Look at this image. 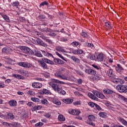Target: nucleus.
<instances>
[{"instance_id":"52","label":"nucleus","mask_w":127,"mask_h":127,"mask_svg":"<svg viewBox=\"0 0 127 127\" xmlns=\"http://www.w3.org/2000/svg\"><path fill=\"white\" fill-rule=\"evenodd\" d=\"M44 124L42 122H39L35 125V127H41V126H43Z\"/></svg>"},{"instance_id":"17","label":"nucleus","mask_w":127,"mask_h":127,"mask_svg":"<svg viewBox=\"0 0 127 127\" xmlns=\"http://www.w3.org/2000/svg\"><path fill=\"white\" fill-rule=\"evenodd\" d=\"M87 96L89 98H90V99H92V100H94L95 101H97L98 100V98L96 97V95H95L94 94H92L91 92L88 93Z\"/></svg>"},{"instance_id":"28","label":"nucleus","mask_w":127,"mask_h":127,"mask_svg":"<svg viewBox=\"0 0 127 127\" xmlns=\"http://www.w3.org/2000/svg\"><path fill=\"white\" fill-rule=\"evenodd\" d=\"M99 116L101 118H108V114L105 112H99Z\"/></svg>"},{"instance_id":"26","label":"nucleus","mask_w":127,"mask_h":127,"mask_svg":"<svg viewBox=\"0 0 127 127\" xmlns=\"http://www.w3.org/2000/svg\"><path fill=\"white\" fill-rule=\"evenodd\" d=\"M71 59L72 60H73V61H74V62H75V63H77V64H78V63H80V60H79V59L75 57V56H72L70 57Z\"/></svg>"},{"instance_id":"19","label":"nucleus","mask_w":127,"mask_h":127,"mask_svg":"<svg viewBox=\"0 0 127 127\" xmlns=\"http://www.w3.org/2000/svg\"><path fill=\"white\" fill-rule=\"evenodd\" d=\"M46 18V17H45V15L43 14H40L36 17V19L37 20H41V21H43V20H44Z\"/></svg>"},{"instance_id":"27","label":"nucleus","mask_w":127,"mask_h":127,"mask_svg":"<svg viewBox=\"0 0 127 127\" xmlns=\"http://www.w3.org/2000/svg\"><path fill=\"white\" fill-rule=\"evenodd\" d=\"M58 119L60 122H65V117L63 115H59Z\"/></svg>"},{"instance_id":"41","label":"nucleus","mask_w":127,"mask_h":127,"mask_svg":"<svg viewBox=\"0 0 127 127\" xmlns=\"http://www.w3.org/2000/svg\"><path fill=\"white\" fill-rule=\"evenodd\" d=\"M44 5H48V2L46 1H44L40 4L39 7L41 6H44Z\"/></svg>"},{"instance_id":"22","label":"nucleus","mask_w":127,"mask_h":127,"mask_svg":"<svg viewBox=\"0 0 127 127\" xmlns=\"http://www.w3.org/2000/svg\"><path fill=\"white\" fill-rule=\"evenodd\" d=\"M41 109H42V106L37 105L32 108L31 110L33 112H35V111H38V110H41Z\"/></svg>"},{"instance_id":"50","label":"nucleus","mask_w":127,"mask_h":127,"mask_svg":"<svg viewBox=\"0 0 127 127\" xmlns=\"http://www.w3.org/2000/svg\"><path fill=\"white\" fill-rule=\"evenodd\" d=\"M97 74V72L95 71L94 69L90 68V75H96Z\"/></svg>"},{"instance_id":"25","label":"nucleus","mask_w":127,"mask_h":127,"mask_svg":"<svg viewBox=\"0 0 127 127\" xmlns=\"http://www.w3.org/2000/svg\"><path fill=\"white\" fill-rule=\"evenodd\" d=\"M83 45L84 47H90V48H94V45L92 43H84Z\"/></svg>"},{"instance_id":"63","label":"nucleus","mask_w":127,"mask_h":127,"mask_svg":"<svg viewBox=\"0 0 127 127\" xmlns=\"http://www.w3.org/2000/svg\"><path fill=\"white\" fill-rule=\"evenodd\" d=\"M77 83L79 85H81V84H82V83H83V80H82V79H79L77 80Z\"/></svg>"},{"instance_id":"8","label":"nucleus","mask_w":127,"mask_h":127,"mask_svg":"<svg viewBox=\"0 0 127 127\" xmlns=\"http://www.w3.org/2000/svg\"><path fill=\"white\" fill-rule=\"evenodd\" d=\"M69 114L73 116H78L81 113L80 111L76 109H70L68 111Z\"/></svg>"},{"instance_id":"45","label":"nucleus","mask_w":127,"mask_h":127,"mask_svg":"<svg viewBox=\"0 0 127 127\" xmlns=\"http://www.w3.org/2000/svg\"><path fill=\"white\" fill-rule=\"evenodd\" d=\"M80 43H79L78 42H73L71 43V45H72V46H74V47H76V46H78V45H79Z\"/></svg>"},{"instance_id":"40","label":"nucleus","mask_w":127,"mask_h":127,"mask_svg":"<svg viewBox=\"0 0 127 127\" xmlns=\"http://www.w3.org/2000/svg\"><path fill=\"white\" fill-rule=\"evenodd\" d=\"M34 55L37 56V57H43V56L40 51H37L35 53Z\"/></svg>"},{"instance_id":"13","label":"nucleus","mask_w":127,"mask_h":127,"mask_svg":"<svg viewBox=\"0 0 127 127\" xmlns=\"http://www.w3.org/2000/svg\"><path fill=\"white\" fill-rule=\"evenodd\" d=\"M32 87L36 89H40L42 87V84L38 82H34L32 84Z\"/></svg>"},{"instance_id":"42","label":"nucleus","mask_w":127,"mask_h":127,"mask_svg":"<svg viewBox=\"0 0 127 127\" xmlns=\"http://www.w3.org/2000/svg\"><path fill=\"white\" fill-rule=\"evenodd\" d=\"M56 55L59 56V57H60V58H61L62 59H63V60H64V61L67 62V61H66V60H65V59H64V57H63V56H62V55H61V54H59V53L56 52Z\"/></svg>"},{"instance_id":"3","label":"nucleus","mask_w":127,"mask_h":127,"mask_svg":"<svg viewBox=\"0 0 127 127\" xmlns=\"http://www.w3.org/2000/svg\"><path fill=\"white\" fill-rule=\"evenodd\" d=\"M96 61L98 62L104 61L103 64H108V63H113V59L109 57H106L104 59V55L102 53H100L96 58Z\"/></svg>"},{"instance_id":"35","label":"nucleus","mask_w":127,"mask_h":127,"mask_svg":"<svg viewBox=\"0 0 127 127\" xmlns=\"http://www.w3.org/2000/svg\"><path fill=\"white\" fill-rule=\"evenodd\" d=\"M18 73H19V74H21V75H26V74H28V71L26 70H19L18 71Z\"/></svg>"},{"instance_id":"33","label":"nucleus","mask_w":127,"mask_h":127,"mask_svg":"<svg viewBox=\"0 0 127 127\" xmlns=\"http://www.w3.org/2000/svg\"><path fill=\"white\" fill-rule=\"evenodd\" d=\"M117 98H118V99H120V100H122L123 101L127 102V99L124 96L122 95H120V94L117 95Z\"/></svg>"},{"instance_id":"23","label":"nucleus","mask_w":127,"mask_h":127,"mask_svg":"<svg viewBox=\"0 0 127 127\" xmlns=\"http://www.w3.org/2000/svg\"><path fill=\"white\" fill-rule=\"evenodd\" d=\"M56 50L59 52H66V51L64 49V48L61 46H57L56 47Z\"/></svg>"},{"instance_id":"15","label":"nucleus","mask_w":127,"mask_h":127,"mask_svg":"<svg viewBox=\"0 0 127 127\" xmlns=\"http://www.w3.org/2000/svg\"><path fill=\"white\" fill-rule=\"evenodd\" d=\"M12 77L14 78H16V79H20V80H24V76L20 75V74H12Z\"/></svg>"},{"instance_id":"29","label":"nucleus","mask_w":127,"mask_h":127,"mask_svg":"<svg viewBox=\"0 0 127 127\" xmlns=\"http://www.w3.org/2000/svg\"><path fill=\"white\" fill-rule=\"evenodd\" d=\"M1 16L3 19L6 21V22H10V20L9 19V17H8V16L5 14H3Z\"/></svg>"},{"instance_id":"61","label":"nucleus","mask_w":127,"mask_h":127,"mask_svg":"<svg viewBox=\"0 0 127 127\" xmlns=\"http://www.w3.org/2000/svg\"><path fill=\"white\" fill-rule=\"evenodd\" d=\"M0 118H1L2 119H5L6 118V116L0 113Z\"/></svg>"},{"instance_id":"2","label":"nucleus","mask_w":127,"mask_h":127,"mask_svg":"<svg viewBox=\"0 0 127 127\" xmlns=\"http://www.w3.org/2000/svg\"><path fill=\"white\" fill-rule=\"evenodd\" d=\"M67 72V70L64 68H61L60 69H58L56 73H55V75L57 78H60L62 80H71V77L68 75V73L65 72Z\"/></svg>"},{"instance_id":"7","label":"nucleus","mask_w":127,"mask_h":127,"mask_svg":"<svg viewBox=\"0 0 127 127\" xmlns=\"http://www.w3.org/2000/svg\"><path fill=\"white\" fill-rule=\"evenodd\" d=\"M35 44H39V45H41V46H43V47H47V44L46 43H44L42 40H41L40 39H37L36 40V42H34Z\"/></svg>"},{"instance_id":"14","label":"nucleus","mask_w":127,"mask_h":127,"mask_svg":"<svg viewBox=\"0 0 127 127\" xmlns=\"http://www.w3.org/2000/svg\"><path fill=\"white\" fill-rule=\"evenodd\" d=\"M117 120L118 121L120 122V123H121L122 125H123L124 126H125L126 127H127V121H126V120L124 119V118H122L121 117H118Z\"/></svg>"},{"instance_id":"6","label":"nucleus","mask_w":127,"mask_h":127,"mask_svg":"<svg viewBox=\"0 0 127 127\" xmlns=\"http://www.w3.org/2000/svg\"><path fill=\"white\" fill-rule=\"evenodd\" d=\"M88 121L87 124L92 127H95V124L93 123V121H95V117L93 115H89L88 116Z\"/></svg>"},{"instance_id":"18","label":"nucleus","mask_w":127,"mask_h":127,"mask_svg":"<svg viewBox=\"0 0 127 127\" xmlns=\"http://www.w3.org/2000/svg\"><path fill=\"white\" fill-rule=\"evenodd\" d=\"M103 93H104V94H108L109 95H111V94H113L114 93V91L108 88L104 89L103 90Z\"/></svg>"},{"instance_id":"57","label":"nucleus","mask_w":127,"mask_h":127,"mask_svg":"<svg viewBox=\"0 0 127 127\" xmlns=\"http://www.w3.org/2000/svg\"><path fill=\"white\" fill-rule=\"evenodd\" d=\"M95 108L97 109L98 111H101L102 108L100 106H99L98 104H95Z\"/></svg>"},{"instance_id":"51","label":"nucleus","mask_w":127,"mask_h":127,"mask_svg":"<svg viewBox=\"0 0 127 127\" xmlns=\"http://www.w3.org/2000/svg\"><path fill=\"white\" fill-rule=\"evenodd\" d=\"M42 104L43 105H48V101L46 99H43L41 101Z\"/></svg>"},{"instance_id":"47","label":"nucleus","mask_w":127,"mask_h":127,"mask_svg":"<svg viewBox=\"0 0 127 127\" xmlns=\"http://www.w3.org/2000/svg\"><path fill=\"white\" fill-rule=\"evenodd\" d=\"M89 57L91 60H94V59H96V56L91 54H89Z\"/></svg>"},{"instance_id":"4","label":"nucleus","mask_w":127,"mask_h":127,"mask_svg":"<svg viewBox=\"0 0 127 127\" xmlns=\"http://www.w3.org/2000/svg\"><path fill=\"white\" fill-rule=\"evenodd\" d=\"M33 59H34L36 60V61H37L39 64H45V63H47V64H53V62H52L51 60H48L46 58H43L42 60H38L35 58H33Z\"/></svg>"},{"instance_id":"44","label":"nucleus","mask_w":127,"mask_h":127,"mask_svg":"<svg viewBox=\"0 0 127 127\" xmlns=\"http://www.w3.org/2000/svg\"><path fill=\"white\" fill-rule=\"evenodd\" d=\"M74 94L75 96H76L77 97H83V94L79 93L78 91H75Z\"/></svg>"},{"instance_id":"56","label":"nucleus","mask_w":127,"mask_h":127,"mask_svg":"<svg viewBox=\"0 0 127 127\" xmlns=\"http://www.w3.org/2000/svg\"><path fill=\"white\" fill-rule=\"evenodd\" d=\"M44 117L47 118V119H49V118H50V117H51V115L49 113H46L45 114H44Z\"/></svg>"},{"instance_id":"10","label":"nucleus","mask_w":127,"mask_h":127,"mask_svg":"<svg viewBox=\"0 0 127 127\" xmlns=\"http://www.w3.org/2000/svg\"><path fill=\"white\" fill-rule=\"evenodd\" d=\"M93 94L98 98H100V99H105V95L103 94V93H100L97 91H93Z\"/></svg>"},{"instance_id":"60","label":"nucleus","mask_w":127,"mask_h":127,"mask_svg":"<svg viewBox=\"0 0 127 127\" xmlns=\"http://www.w3.org/2000/svg\"><path fill=\"white\" fill-rule=\"evenodd\" d=\"M92 66V67H94V68H95V69H97V70H99V69H100V66H98L97 65H96V64H93Z\"/></svg>"},{"instance_id":"46","label":"nucleus","mask_w":127,"mask_h":127,"mask_svg":"<svg viewBox=\"0 0 127 127\" xmlns=\"http://www.w3.org/2000/svg\"><path fill=\"white\" fill-rule=\"evenodd\" d=\"M12 5L13 6L17 7L18 6V5H19V2H18V1L13 2L12 4Z\"/></svg>"},{"instance_id":"16","label":"nucleus","mask_w":127,"mask_h":127,"mask_svg":"<svg viewBox=\"0 0 127 127\" xmlns=\"http://www.w3.org/2000/svg\"><path fill=\"white\" fill-rule=\"evenodd\" d=\"M9 105L10 107H16L17 102L14 100H11L9 101Z\"/></svg>"},{"instance_id":"36","label":"nucleus","mask_w":127,"mask_h":127,"mask_svg":"<svg viewBox=\"0 0 127 127\" xmlns=\"http://www.w3.org/2000/svg\"><path fill=\"white\" fill-rule=\"evenodd\" d=\"M31 100L33 102H34V103H39V102H40V99L36 97H32L31 98Z\"/></svg>"},{"instance_id":"48","label":"nucleus","mask_w":127,"mask_h":127,"mask_svg":"<svg viewBox=\"0 0 127 127\" xmlns=\"http://www.w3.org/2000/svg\"><path fill=\"white\" fill-rule=\"evenodd\" d=\"M28 95L30 96H34L35 95V92H34L33 91H29L28 92Z\"/></svg>"},{"instance_id":"49","label":"nucleus","mask_w":127,"mask_h":127,"mask_svg":"<svg viewBox=\"0 0 127 127\" xmlns=\"http://www.w3.org/2000/svg\"><path fill=\"white\" fill-rule=\"evenodd\" d=\"M11 51V49L10 48H3L2 49V52H5L6 51Z\"/></svg>"},{"instance_id":"38","label":"nucleus","mask_w":127,"mask_h":127,"mask_svg":"<svg viewBox=\"0 0 127 127\" xmlns=\"http://www.w3.org/2000/svg\"><path fill=\"white\" fill-rule=\"evenodd\" d=\"M107 74L110 78L113 77V76L114 75V74H113V70L112 69H110L107 71Z\"/></svg>"},{"instance_id":"12","label":"nucleus","mask_w":127,"mask_h":127,"mask_svg":"<svg viewBox=\"0 0 127 127\" xmlns=\"http://www.w3.org/2000/svg\"><path fill=\"white\" fill-rule=\"evenodd\" d=\"M113 82L115 84H125V80L120 78H114L113 80Z\"/></svg>"},{"instance_id":"11","label":"nucleus","mask_w":127,"mask_h":127,"mask_svg":"<svg viewBox=\"0 0 127 127\" xmlns=\"http://www.w3.org/2000/svg\"><path fill=\"white\" fill-rule=\"evenodd\" d=\"M19 49H20V50H21L23 52H24L25 53H28V52L30 51V49L29 48L24 46L19 47Z\"/></svg>"},{"instance_id":"32","label":"nucleus","mask_w":127,"mask_h":127,"mask_svg":"<svg viewBox=\"0 0 127 127\" xmlns=\"http://www.w3.org/2000/svg\"><path fill=\"white\" fill-rule=\"evenodd\" d=\"M54 61L55 63H57V64H64L63 61L59 59H54Z\"/></svg>"},{"instance_id":"62","label":"nucleus","mask_w":127,"mask_h":127,"mask_svg":"<svg viewBox=\"0 0 127 127\" xmlns=\"http://www.w3.org/2000/svg\"><path fill=\"white\" fill-rule=\"evenodd\" d=\"M50 36H56V34L53 32H51L49 34Z\"/></svg>"},{"instance_id":"43","label":"nucleus","mask_w":127,"mask_h":127,"mask_svg":"<svg viewBox=\"0 0 127 127\" xmlns=\"http://www.w3.org/2000/svg\"><path fill=\"white\" fill-rule=\"evenodd\" d=\"M80 35L83 37V38H87L88 37V34H87L86 32H82L81 33H80Z\"/></svg>"},{"instance_id":"54","label":"nucleus","mask_w":127,"mask_h":127,"mask_svg":"<svg viewBox=\"0 0 127 127\" xmlns=\"http://www.w3.org/2000/svg\"><path fill=\"white\" fill-rule=\"evenodd\" d=\"M88 105L89 106H90V107H91L92 108H94V107L96 106V104L93 102H89Z\"/></svg>"},{"instance_id":"59","label":"nucleus","mask_w":127,"mask_h":127,"mask_svg":"<svg viewBox=\"0 0 127 127\" xmlns=\"http://www.w3.org/2000/svg\"><path fill=\"white\" fill-rule=\"evenodd\" d=\"M91 72V68H88V69H85V72L87 73V74H90Z\"/></svg>"},{"instance_id":"37","label":"nucleus","mask_w":127,"mask_h":127,"mask_svg":"<svg viewBox=\"0 0 127 127\" xmlns=\"http://www.w3.org/2000/svg\"><path fill=\"white\" fill-rule=\"evenodd\" d=\"M74 54H84V51L82 50H78L73 51Z\"/></svg>"},{"instance_id":"31","label":"nucleus","mask_w":127,"mask_h":127,"mask_svg":"<svg viewBox=\"0 0 127 127\" xmlns=\"http://www.w3.org/2000/svg\"><path fill=\"white\" fill-rule=\"evenodd\" d=\"M116 70L118 72H121V71H123V70H124V68L122 67L121 64H117V66L116 67Z\"/></svg>"},{"instance_id":"24","label":"nucleus","mask_w":127,"mask_h":127,"mask_svg":"<svg viewBox=\"0 0 127 127\" xmlns=\"http://www.w3.org/2000/svg\"><path fill=\"white\" fill-rule=\"evenodd\" d=\"M52 102L53 103L55 104V105H61V102L57 98H52Z\"/></svg>"},{"instance_id":"39","label":"nucleus","mask_w":127,"mask_h":127,"mask_svg":"<svg viewBox=\"0 0 127 127\" xmlns=\"http://www.w3.org/2000/svg\"><path fill=\"white\" fill-rule=\"evenodd\" d=\"M100 79H101V75L99 74H97L96 75H95L93 77V81H95V80H96V81H99Z\"/></svg>"},{"instance_id":"21","label":"nucleus","mask_w":127,"mask_h":127,"mask_svg":"<svg viewBox=\"0 0 127 127\" xmlns=\"http://www.w3.org/2000/svg\"><path fill=\"white\" fill-rule=\"evenodd\" d=\"M105 28L107 30H110L112 29V25H111V23L106 22L105 23Z\"/></svg>"},{"instance_id":"1","label":"nucleus","mask_w":127,"mask_h":127,"mask_svg":"<svg viewBox=\"0 0 127 127\" xmlns=\"http://www.w3.org/2000/svg\"><path fill=\"white\" fill-rule=\"evenodd\" d=\"M58 84H65L64 82L52 78L51 79V81L49 82V85L55 91L58 92L60 95H65L66 91L59 87Z\"/></svg>"},{"instance_id":"5","label":"nucleus","mask_w":127,"mask_h":127,"mask_svg":"<svg viewBox=\"0 0 127 127\" xmlns=\"http://www.w3.org/2000/svg\"><path fill=\"white\" fill-rule=\"evenodd\" d=\"M116 89L120 93H127V85H117L116 86Z\"/></svg>"},{"instance_id":"9","label":"nucleus","mask_w":127,"mask_h":127,"mask_svg":"<svg viewBox=\"0 0 127 127\" xmlns=\"http://www.w3.org/2000/svg\"><path fill=\"white\" fill-rule=\"evenodd\" d=\"M41 51L42 54H43L45 56V57H48V58H54L53 55H52V54L42 50H41Z\"/></svg>"},{"instance_id":"34","label":"nucleus","mask_w":127,"mask_h":127,"mask_svg":"<svg viewBox=\"0 0 127 127\" xmlns=\"http://www.w3.org/2000/svg\"><path fill=\"white\" fill-rule=\"evenodd\" d=\"M7 119H10V120H13L14 119V115L11 113H7Z\"/></svg>"},{"instance_id":"30","label":"nucleus","mask_w":127,"mask_h":127,"mask_svg":"<svg viewBox=\"0 0 127 127\" xmlns=\"http://www.w3.org/2000/svg\"><path fill=\"white\" fill-rule=\"evenodd\" d=\"M19 65L21 67H24L25 68H30L32 66V64H19Z\"/></svg>"},{"instance_id":"20","label":"nucleus","mask_w":127,"mask_h":127,"mask_svg":"<svg viewBox=\"0 0 127 127\" xmlns=\"http://www.w3.org/2000/svg\"><path fill=\"white\" fill-rule=\"evenodd\" d=\"M63 102L64 103H65V104H72L73 103V99L67 98V99H64L62 100Z\"/></svg>"},{"instance_id":"55","label":"nucleus","mask_w":127,"mask_h":127,"mask_svg":"<svg viewBox=\"0 0 127 127\" xmlns=\"http://www.w3.org/2000/svg\"><path fill=\"white\" fill-rule=\"evenodd\" d=\"M41 67H43V69H48L47 64H41Z\"/></svg>"},{"instance_id":"64","label":"nucleus","mask_w":127,"mask_h":127,"mask_svg":"<svg viewBox=\"0 0 127 127\" xmlns=\"http://www.w3.org/2000/svg\"><path fill=\"white\" fill-rule=\"evenodd\" d=\"M0 88H4V83L1 82V83H0Z\"/></svg>"},{"instance_id":"53","label":"nucleus","mask_w":127,"mask_h":127,"mask_svg":"<svg viewBox=\"0 0 127 127\" xmlns=\"http://www.w3.org/2000/svg\"><path fill=\"white\" fill-rule=\"evenodd\" d=\"M43 92L44 94H45L46 95H48V94H49V91H48L47 89H43Z\"/></svg>"},{"instance_id":"58","label":"nucleus","mask_w":127,"mask_h":127,"mask_svg":"<svg viewBox=\"0 0 127 127\" xmlns=\"http://www.w3.org/2000/svg\"><path fill=\"white\" fill-rule=\"evenodd\" d=\"M46 42H48L49 44H52V41H51V40L47 38V39L46 40Z\"/></svg>"}]
</instances>
